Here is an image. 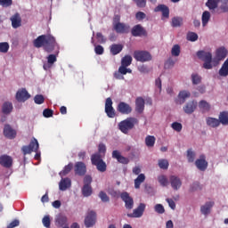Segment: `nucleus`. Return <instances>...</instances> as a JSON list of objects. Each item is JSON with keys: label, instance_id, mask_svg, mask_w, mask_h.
I'll return each instance as SVG.
<instances>
[{"label": "nucleus", "instance_id": "obj_1", "mask_svg": "<svg viewBox=\"0 0 228 228\" xmlns=\"http://www.w3.org/2000/svg\"><path fill=\"white\" fill-rule=\"evenodd\" d=\"M33 44L34 47H37V49L43 47L46 53H53L56 45H58L56 38L51 35H41L34 40Z\"/></svg>", "mask_w": 228, "mask_h": 228}, {"label": "nucleus", "instance_id": "obj_2", "mask_svg": "<svg viewBox=\"0 0 228 228\" xmlns=\"http://www.w3.org/2000/svg\"><path fill=\"white\" fill-rule=\"evenodd\" d=\"M113 29L118 35H128L131 33V26L127 23L120 22V16L116 15L113 19Z\"/></svg>", "mask_w": 228, "mask_h": 228}, {"label": "nucleus", "instance_id": "obj_3", "mask_svg": "<svg viewBox=\"0 0 228 228\" xmlns=\"http://www.w3.org/2000/svg\"><path fill=\"white\" fill-rule=\"evenodd\" d=\"M139 121L136 118H127L125 120L119 122L118 127L121 133L127 134L131 129H134V126H138Z\"/></svg>", "mask_w": 228, "mask_h": 228}, {"label": "nucleus", "instance_id": "obj_4", "mask_svg": "<svg viewBox=\"0 0 228 228\" xmlns=\"http://www.w3.org/2000/svg\"><path fill=\"white\" fill-rule=\"evenodd\" d=\"M91 163L94 167H96L98 172L104 173L108 169L106 162L102 159L101 153H94L91 156Z\"/></svg>", "mask_w": 228, "mask_h": 228}, {"label": "nucleus", "instance_id": "obj_5", "mask_svg": "<svg viewBox=\"0 0 228 228\" xmlns=\"http://www.w3.org/2000/svg\"><path fill=\"white\" fill-rule=\"evenodd\" d=\"M197 56L200 58V60H202L204 61L203 68L207 70H209L213 69V54L209 52H204V51H199L197 52Z\"/></svg>", "mask_w": 228, "mask_h": 228}, {"label": "nucleus", "instance_id": "obj_6", "mask_svg": "<svg viewBox=\"0 0 228 228\" xmlns=\"http://www.w3.org/2000/svg\"><path fill=\"white\" fill-rule=\"evenodd\" d=\"M133 63V57L131 55H125L121 59V66L119 67V72L126 76V74H133V69L127 68Z\"/></svg>", "mask_w": 228, "mask_h": 228}, {"label": "nucleus", "instance_id": "obj_7", "mask_svg": "<svg viewBox=\"0 0 228 228\" xmlns=\"http://www.w3.org/2000/svg\"><path fill=\"white\" fill-rule=\"evenodd\" d=\"M134 58L136 61H141V63H145V61H151L152 60V55L148 51H134Z\"/></svg>", "mask_w": 228, "mask_h": 228}, {"label": "nucleus", "instance_id": "obj_8", "mask_svg": "<svg viewBox=\"0 0 228 228\" xmlns=\"http://www.w3.org/2000/svg\"><path fill=\"white\" fill-rule=\"evenodd\" d=\"M39 149L38 141L36 138L29 142L28 145H24L21 148L23 155L31 154L32 152H37Z\"/></svg>", "mask_w": 228, "mask_h": 228}, {"label": "nucleus", "instance_id": "obj_9", "mask_svg": "<svg viewBox=\"0 0 228 228\" xmlns=\"http://www.w3.org/2000/svg\"><path fill=\"white\" fill-rule=\"evenodd\" d=\"M228 51L225 47H220L216 52V57L213 59L214 67H216L222 60H225Z\"/></svg>", "mask_w": 228, "mask_h": 228}, {"label": "nucleus", "instance_id": "obj_10", "mask_svg": "<svg viewBox=\"0 0 228 228\" xmlns=\"http://www.w3.org/2000/svg\"><path fill=\"white\" fill-rule=\"evenodd\" d=\"M97 222V214L94 210H89L85 218V225L87 228L94 227Z\"/></svg>", "mask_w": 228, "mask_h": 228}, {"label": "nucleus", "instance_id": "obj_11", "mask_svg": "<svg viewBox=\"0 0 228 228\" xmlns=\"http://www.w3.org/2000/svg\"><path fill=\"white\" fill-rule=\"evenodd\" d=\"M120 199L125 202L126 209H133V208H134V200H133L127 191L122 192Z\"/></svg>", "mask_w": 228, "mask_h": 228}, {"label": "nucleus", "instance_id": "obj_12", "mask_svg": "<svg viewBox=\"0 0 228 228\" xmlns=\"http://www.w3.org/2000/svg\"><path fill=\"white\" fill-rule=\"evenodd\" d=\"M145 212V203H140L139 206L133 210V213L127 214L128 218H142Z\"/></svg>", "mask_w": 228, "mask_h": 228}, {"label": "nucleus", "instance_id": "obj_13", "mask_svg": "<svg viewBox=\"0 0 228 228\" xmlns=\"http://www.w3.org/2000/svg\"><path fill=\"white\" fill-rule=\"evenodd\" d=\"M195 167L200 172H206L208 170V163L206 160V155H200V159H196Z\"/></svg>", "mask_w": 228, "mask_h": 228}, {"label": "nucleus", "instance_id": "obj_14", "mask_svg": "<svg viewBox=\"0 0 228 228\" xmlns=\"http://www.w3.org/2000/svg\"><path fill=\"white\" fill-rule=\"evenodd\" d=\"M105 113L109 118H115V109L113 108V101L109 97L105 102Z\"/></svg>", "mask_w": 228, "mask_h": 228}, {"label": "nucleus", "instance_id": "obj_15", "mask_svg": "<svg viewBox=\"0 0 228 228\" xmlns=\"http://www.w3.org/2000/svg\"><path fill=\"white\" fill-rule=\"evenodd\" d=\"M130 32L132 37H147V30L140 24L134 26Z\"/></svg>", "mask_w": 228, "mask_h": 228}, {"label": "nucleus", "instance_id": "obj_16", "mask_svg": "<svg viewBox=\"0 0 228 228\" xmlns=\"http://www.w3.org/2000/svg\"><path fill=\"white\" fill-rule=\"evenodd\" d=\"M0 165L4 168H12L13 167V158L6 154L0 156Z\"/></svg>", "mask_w": 228, "mask_h": 228}, {"label": "nucleus", "instance_id": "obj_17", "mask_svg": "<svg viewBox=\"0 0 228 228\" xmlns=\"http://www.w3.org/2000/svg\"><path fill=\"white\" fill-rule=\"evenodd\" d=\"M31 97V94L28 93V90L26 88H21L16 93V101L18 102H26L28 99Z\"/></svg>", "mask_w": 228, "mask_h": 228}, {"label": "nucleus", "instance_id": "obj_18", "mask_svg": "<svg viewBox=\"0 0 228 228\" xmlns=\"http://www.w3.org/2000/svg\"><path fill=\"white\" fill-rule=\"evenodd\" d=\"M117 110L118 111V113H121V115H129V113L133 111V108H131V105H129V103L120 102L118 104Z\"/></svg>", "mask_w": 228, "mask_h": 228}, {"label": "nucleus", "instance_id": "obj_19", "mask_svg": "<svg viewBox=\"0 0 228 228\" xmlns=\"http://www.w3.org/2000/svg\"><path fill=\"white\" fill-rule=\"evenodd\" d=\"M75 174L77 175H80V177H83V175H86V164L84 162L78 161L75 164Z\"/></svg>", "mask_w": 228, "mask_h": 228}, {"label": "nucleus", "instance_id": "obj_20", "mask_svg": "<svg viewBox=\"0 0 228 228\" xmlns=\"http://www.w3.org/2000/svg\"><path fill=\"white\" fill-rule=\"evenodd\" d=\"M154 12H161L162 19H168L170 17V9L166 4H159L155 7Z\"/></svg>", "mask_w": 228, "mask_h": 228}, {"label": "nucleus", "instance_id": "obj_21", "mask_svg": "<svg viewBox=\"0 0 228 228\" xmlns=\"http://www.w3.org/2000/svg\"><path fill=\"white\" fill-rule=\"evenodd\" d=\"M4 135L9 140H13L17 136V131H15L10 125H5L4 127Z\"/></svg>", "mask_w": 228, "mask_h": 228}, {"label": "nucleus", "instance_id": "obj_22", "mask_svg": "<svg viewBox=\"0 0 228 228\" xmlns=\"http://www.w3.org/2000/svg\"><path fill=\"white\" fill-rule=\"evenodd\" d=\"M112 158L113 159H117L118 163H121L122 165H127L129 163V159L122 156L120 154V151L115 150L112 151Z\"/></svg>", "mask_w": 228, "mask_h": 228}, {"label": "nucleus", "instance_id": "obj_23", "mask_svg": "<svg viewBox=\"0 0 228 228\" xmlns=\"http://www.w3.org/2000/svg\"><path fill=\"white\" fill-rule=\"evenodd\" d=\"M169 181H170V184H171V188H173V190H179V188H181V186H183V182L181 181L180 177H177L175 175H171L169 177Z\"/></svg>", "mask_w": 228, "mask_h": 228}, {"label": "nucleus", "instance_id": "obj_24", "mask_svg": "<svg viewBox=\"0 0 228 228\" xmlns=\"http://www.w3.org/2000/svg\"><path fill=\"white\" fill-rule=\"evenodd\" d=\"M12 26L14 29L17 28H20L22 26V19L20 18V14L16 12L14 15L11 17Z\"/></svg>", "mask_w": 228, "mask_h": 228}, {"label": "nucleus", "instance_id": "obj_25", "mask_svg": "<svg viewBox=\"0 0 228 228\" xmlns=\"http://www.w3.org/2000/svg\"><path fill=\"white\" fill-rule=\"evenodd\" d=\"M143 110H145V100L142 97H137L135 99V111L143 113Z\"/></svg>", "mask_w": 228, "mask_h": 228}, {"label": "nucleus", "instance_id": "obj_26", "mask_svg": "<svg viewBox=\"0 0 228 228\" xmlns=\"http://www.w3.org/2000/svg\"><path fill=\"white\" fill-rule=\"evenodd\" d=\"M197 110V102L191 101L186 103V105L183 107V111L187 115H191L193 111Z\"/></svg>", "mask_w": 228, "mask_h": 228}, {"label": "nucleus", "instance_id": "obj_27", "mask_svg": "<svg viewBox=\"0 0 228 228\" xmlns=\"http://www.w3.org/2000/svg\"><path fill=\"white\" fill-rule=\"evenodd\" d=\"M124 49V45L120 44H113L110 46V53L112 56H117V54H120L122 50Z\"/></svg>", "mask_w": 228, "mask_h": 228}, {"label": "nucleus", "instance_id": "obj_28", "mask_svg": "<svg viewBox=\"0 0 228 228\" xmlns=\"http://www.w3.org/2000/svg\"><path fill=\"white\" fill-rule=\"evenodd\" d=\"M72 186V181L70 178H62L59 183V188L61 191H65L68 188Z\"/></svg>", "mask_w": 228, "mask_h": 228}, {"label": "nucleus", "instance_id": "obj_29", "mask_svg": "<svg viewBox=\"0 0 228 228\" xmlns=\"http://www.w3.org/2000/svg\"><path fill=\"white\" fill-rule=\"evenodd\" d=\"M68 219L63 214H59L55 217V225L56 227H63L64 225H67Z\"/></svg>", "mask_w": 228, "mask_h": 228}, {"label": "nucleus", "instance_id": "obj_30", "mask_svg": "<svg viewBox=\"0 0 228 228\" xmlns=\"http://www.w3.org/2000/svg\"><path fill=\"white\" fill-rule=\"evenodd\" d=\"M215 206L214 201H208L205 203V205L200 207V211L202 215H209L211 213V208Z\"/></svg>", "mask_w": 228, "mask_h": 228}, {"label": "nucleus", "instance_id": "obj_31", "mask_svg": "<svg viewBox=\"0 0 228 228\" xmlns=\"http://www.w3.org/2000/svg\"><path fill=\"white\" fill-rule=\"evenodd\" d=\"M199 108H200V111H202L203 113H208V111H209V110H211V105L208 102L201 100L199 102Z\"/></svg>", "mask_w": 228, "mask_h": 228}, {"label": "nucleus", "instance_id": "obj_32", "mask_svg": "<svg viewBox=\"0 0 228 228\" xmlns=\"http://www.w3.org/2000/svg\"><path fill=\"white\" fill-rule=\"evenodd\" d=\"M13 110V104L10 102H5L2 106V111L4 115H10V112Z\"/></svg>", "mask_w": 228, "mask_h": 228}, {"label": "nucleus", "instance_id": "obj_33", "mask_svg": "<svg viewBox=\"0 0 228 228\" xmlns=\"http://www.w3.org/2000/svg\"><path fill=\"white\" fill-rule=\"evenodd\" d=\"M219 76L222 77H227L228 76V57L227 60L224 62L223 66L219 69Z\"/></svg>", "mask_w": 228, "mask_h": 228}, {"label": "nucleus", "instance_id": "obj_34", "mask_svg": "<svg viewBox=\"0 0 228 228\" xmlns=\"http://www.w3.org/2000/svg\"><path fill=\"white\" fill-rule=\"evenodd\" d=\"M91 44L94 45L95 54H98V55L104 54V47H102V45L95 44V40L94 39V37H92L91 39Z\"/></svg>", "mask_w": 228, "mask_h": 228}, {"label": "nucleus", "instance_id": "obj_35", "mask_svg": "<svg viewBox=\"0 0 228 228\" xmlns=\"http://www.w3.org/2000/svg\"><path fill=\"white\" fill-rule=\"evenodd\" d=\"M72 168H74V164L69 162L67 166L64 167L63 170H61L59 173V175H61V177H64V175L70 174V171L72 170Z\"/></svg>", "mask_w": 228, "mask_h": 228}, {"label": "nucleus", "instance_id": "obj_36", "mask_svg": "<svg viewBox=\"0 0 228 228\" xmlns=\"http://www.w3.org/2000/svg\"><path fill=\"white\" fill-rule=\"evenodd\" d=\"M219 123L223 126H228V112L223 111L219 114Z\"/></svg>", "mask_w": 228, "mask_h": 228}, {"label": "nucleus", "instance_id": "obj_37", "mask_svg": "<svg viewBox=\"0 0 228 228\" xmlns=\"http://www.w3.org/2000/svg\"><path fill=\"white\" fill-rule=\"evenodd\" d=\"M207 125H208L210 127H218V126H220V119L215 118H208Z\"/></svg>", "mask_w": 228, "mask_h": 228}, {"label": "nucleus", "instance_id": "obj_38", "mask_svg": "<svg viewBox=\"0 0 228 228\" xmlns=\"http://www.w3.org/2000/svg\"><path fill=\"white\" fill-rule=\"evenodd\" d=\"M156 143V137L154 135H147L145 137L146 147H154Z\"/></svg>", "mask_w": 228, "mask_h": 228}, {"label": "nucleus", "instance_id": "obj_39", "mask_svg": "<svg viewBox=\"0 0 228 228\" xmlns=\"http://www.w3.org/2000/svg\"><path fill=\"white\" fill-rule=\"evenodd\" d=\"M145 182V175L140 174L137 178L134 180V188L136 190L140 189L142 183Z\"/></svg>", "mask_w": 228, "mask_h": 228}, {"label": "nucleus", "instance_id": "obj_40", "mask_svg": "<svg viewBox=\"0 0 228 228\" xmlns=\"http://www.w3.org/2000/svg\"><path fill=\"white\" fill-rule=\"evenodd\" d=\"M172 28H181L183 26V18L174 17L171 21Z\"/></svg>", "mask_w": 228, "mask_h": 228}, {"label": "nucleus", "instance_id": "obj_41", "mask_svg": "<svg viewBox=\"0 0 228 228\" xmlns=\"http://www.w3.org/2000/svg\"><path fill=\"white\" fill-rule=\"evenodd\" d=\"M158 165L162 170H168V166L170 164L168 163V160L167 159H160L158 161Z\"/></svg>", "mask_w": 228, "mask_h": 228}, {"label": "nucleus", "instance_id": "obj_42", "mask_svg": "<svg viewBox=\"0 0 228 228\" xmlns=\"http://www.w3.org/2000/svg\"><path fill=\"white\" fill-rule=\"evenodd\" d=\"M93 191H92V185H84L82 188V195L84 197H90L92 195Z\"/></svg>", "mask_w": 228, "mask_h": 228}, {"label": "nucleus", "instance_id": "obj_43", "mask_svg": "<svg viewBox=\"0 0 228 228\" xmlns=\"http://www.w3.org/2000/svg\"><path fill=\"white\" fill-rule=\"evenodd\" d=\"M209 19H211V13L208 11H205L201 17L202 25L207 26L208 22H209Z\"/></svg>", "mask_w": 228, "mask_h": 228}, {"label": "nucleus", "instance_id": "obj_44", "mask_svg": "<svg viewBox=\"0 0 228 228\" xmlns=\"http://www.w3.org/2000/svg\"><path fill=\"white\" fill-rule=\"evenodd\" d=\"M218 0H208L206 6L210 10H216L218 8Z\"/></svg>", "mask_w": 228, "mask_h": 228}, {"label": "nucleus", "instance_id": "obj_45", "mask_svg": "<svg viewBox=\"0 0 228 228\" xmlns=\"http://www.w3.org/2000/svg\"><path fill=\"white\" fill-rule=\"evenodd\" d=\"M191 81H192V85H200V83H202V77H200L197 73H193L191 75Z\"/></svg>", "mask_w": 228, "mask_h": 228}, {"label": "nucleus", "instance_id": "obj_46", "mask_svg": "<svg viewBox=\"0 0 228 228\" xmlns=\"http://www.w3.org/2000/svg\"><path fill=\"white\" fill-rule=\"evenodd\" d=\"M42 224L45 228H51V216H45L42 219Z\"/></svg>", "mask_w": 228, "mask_h": 228}, {"label": "nucleus", "instance_id": "obj_47", "mask_svg": "<svg viewBox=\"0 0 228 228\" xmlns=\"http://www.w3.org/2000/svg\"><path fill=\"white\" fill-rule=\"evenodd\" d=\"M191 94H190L189 91H181L178 94L179 99H182V102H184L186 99L190 98Z\"/></svg>", "mask_w": 228, "mask_h": 228}, {"label": "nucleus", "instance_id": "obj_48", "mask_svg": "<svg viewBox=\"0 0 228 228\" xmlns=\"http://www.w3.org/2000/svg\"><path fill=\"white\" fill-rule=\"evenodd\" d=\"M187 40H189V42H197V40H199V35L195 32H189L187 34Z\"/></svg>", "mask_w": 228, "mask_h": 228}, {"label": "nucleus", "instance_id": "obj_49", "mask_svg": "<svg viewBox=\"0 0 228 228\" xmlns=\"http://www.w3.org/2000/svg\"><path fill=\"white\" fill-rule=\"evenodd\" d=\"M187 159L189 163H193V161H195V151L191 149L187 151Z\"/></svg>", "mask_w": 228, "mask_h": 228}, {"label": "nucleus", "instance_id": "obj_50", "mask_svg": "<svg viewBox=\"0 0 228 228\" xmlns=\"http://www.w3.org/2000/svg\"><path fill=\"white\" fill-rule=\"evenodd\" d=\"M158 181L161 186H168L169 184L168 178L163 175L158 177Z\"/></svg>", "mask_w": 228, "mask_h": 228}, {"label": "nucleus", "instance_id": "obj_51", "mask_svg": "<svg viewBox=\"0 0 228 228\" xmlns=\"http://www.w3.org/2000/svg\"><path fill=\"white\" fill-rule=\"evenodd\" d=\"M171 54L172 56H179V54H181V46H179V45H175L172 47Z\"/></svg>", "mask_w": 228, "mask_h": 228}, {"label": "nucleus", "instance_id": "obj_52", "mask_svg": "<svg viewBox=\"0 0 228 228\" xmlns=\"http://www.w3.org/2000/svg\"><path fill=\"white\" fill-rule=\"evenodd\" d=\"M34 102L36 104H44V102H45V98L42 94H37L34 97Z\"/></svg>", "mask_w": 228, "mask_h": 228}, {"label": "nucleus", "instance_id": "obj_53", "mask_svg": "<svg viewBox=\"0 0 228 228\" xmlns=\"http://www.w3.org/2000/svg\"><path fill=\"white\" fill-rule=\"evenodd\" d=\"M172 129H174V131H176L177 133H181V131H183V125L179 122H174L171 125Z\"/></svg>", "mask_w": 228, "mask_h": 228}, {"label": "nucleus", "instance_id": "obj_54", "mask_svg": "<svg viewBox=\"0 0 228 228\" xmlns=\"http://www.w3.org/2000/svg\"><path fill=\"white\" fill-rule=\"evenodd\" d=\"M10 45L7 42L0 43V53H8Z\"/></svg>", "mask_w": 228, "mask_h": 228}, {"label": "nucleus", "instance_id": "obj_55", "mask_svg": "<svg viewBox=\"0 0 228 228\" xmlns=\"http://www.w3.org/2000/svg\"><path fill=\"white\" fill-rule=\"evenodd\" d=\"M53 114L54 111L51 109H45L43 110V116L45 117V118H51V117H53Z\"/></svg>", "mask_w": 228, "mask_h": 228}, {"label": "nucleus", "instance_id": "obj_56", "mask_svg": "<svg viewBox=\"0 0 228 228\" xmlns=\"http://www.w3.org/2000/svg\"><path fill=\"white\" fill-rule=\"evenodd\" d=\"M155 212L158 213L159 215H163L165 213V207L161 204H157L154 207Z\"/></svg>", "mask_w": 228, "mask_h": 228}, {"label": "nucleus", "instance_id": "obj_57", "mask_svg": "<svg viewBox=\"0 0 228 228\" xmlns=\"http://www.w3.org/2000/svg\"><path fill=\"white\" fill-rule=\"evenodd\" d=\"M96 39L99 44H106V37L101 32L96 33Z\"/></svg>", "mask_w": 228, "mask_h": 228}, {"label": "nucleus", "instance_id": "obj_58", "mask_svg": "<svg viewBox=\"0 0 228 228\" xmlns=\"http://www.w3.org/2000/svg\"><path fill=\"white\" fill-rule=\"evenodd\" d=\"M57 61V58L55 54H50L47 57V63H49V65H54V63H56Z\"/></svg>", "mask_w": 228, "mask_h": 228}, {"label": "nucleus", "instance_id": "obj_59", "mask_svg": "<svg viewBox=\"0 0 228 228\" xmlns=\"http://www.w3.org/2000/svg\"><path fill=\"white\" fill-rule=\"evenodd\" d=\"M99 197L102 202H110V197H108V194L104 191H100Z\"/></svg>", "mask_w": 228, "mask_h": 228}, {"label": "nucleus", "instance_id": "obj_60", "mask_svg": "<svg viewBox=\"0 0 228 228\" xmlns=\"http://www.w3.org/2000/svg\"><path fill=\"white\" fill-rule=\"evenodd\" d=\"M92 176L90 175H86L84 177V186H92Z\"/></svg>", "mask_w": 228, "mask_h": 228}, {"label": "nucleus", "instance_id": "obj_61", "mask_svg": "<svg viewBox=\"0 0 228 228\" xmlns=\"http://www.w3.org/2000/svg\"><path fill=\"white\" fill-rule=\"evenodd\" d=\"M19 225H20V221H19L18 219H14L12 222H11L6 228H15V227H19Z\"/></svg>", "mask_w": 228, "mask_h": 228}, {"label": "nucleus", "instance_id": "obj_62", "mask_svg": "<svg viewBox=\"0 0 228 228\" xmlns=\"http://www.w3.org/2000/svg\"><path fill=\"white\" fill-rule=\"evenodd\" d=\"M147 17V14H145V12H138L135 14V19L137 20H143V19H145Z\"/></svg>", "mask_w": 228, "mask_h": 228}, {"label": "nucleus", "instance_id": "obj_63", "mask_svg": "<svg viewBox=\"0 0 228 228\" xmlns=\"http://www.w3.org/2000/svg\"><path fill=\"white\" fill-rule=\"evenodd\" d=\"M139 8H145L147 2L145 0H133Z\"/></svg>", "mask_w": 228, "mask_h": 228}, {"label": "nucleus", "instance_id": "obj_64", "mask_svg": "<svg viewBox=\"0 0 228 228\" xmlns=\"http://www.w3.org/2000/svg\"><path fill=\"white\" fill-rule=\"evenodd\" d=\"M200 188V183L199 182L193 183L190 188V191H197Z\"/></svg>", "mask_w": 228, "mask_h": 228}]
</instances>
